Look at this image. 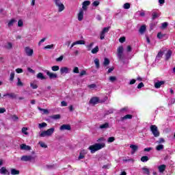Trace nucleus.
Segmentation results:
<instances>
[{"instance_id": "ea45409f", "label": "nucleus", "mask_w": 175, "mask_h": 175, "mask_svg": "<svg viewBox=\"0 0 175 175\" xmlns=\"http://www.w3.org/2000/svg\"><path fill=\"white\" fill-rule=\"evenodd\" d=\"M51 69L53 72H57V71L59 70V66H53L51 67Z\"/></svg>"}, {"instance_id": "052dcab7", "label": "nucleus", "mask_w": 175, "mask_h": 175, "mask_svg": "<svg viewBox=\"0 0 175 175\" xmlns=\"http://www.w3.org/2000/svg\"><path fill=\"white\" fill-rule=\"evenodd\" d=\"M30 86L31 88H33V90H36L38 88V85L35 83H30Z\"/></svg>"}, {"instance_id": "a18cd8bd", "label": "nucleus", "mask_w": 175, "mask_h": 175, "mask_svg": "<svg viewBox=\"0 0 175 175\" xmlns=\"http://www.w3.org/2000/svg\"><path fill=\"white\" fill-rule=\"evenodd\" d=\"M124 9H130L131 8V4L129 3H126L124 4L123 6Z\"/></svg>"}, {"instance_id": "5fc2aeb1", "label": "nucleus", "mask_w": 175, "mask_h": 175, "mask_svg": "<svg viewBox=\"0 0 175 175\" xmlns=\"http://www.w3.org/2000/svg\"><path fill=\"white\" fill-rule=\"evenodd\" d=\"M73 73H80L79 70V67H75L72 70Z\"/></svg>"}, {"instance_id": "9d476101", "label": "nucleus", "mask_w": 175, "mask_h": 175, "mask_svg": "<svg viewBox=\"0 0 175 175\" xmlns=\"http://www.w3.org/2000/svg\"><path fill=\"white\" fill-rule=\"evenodd\" d=\"M130 148H131L132 150L131 154L133 155V154H135V152H136V151L139 150V146H137V145L131 144L130 145Z\"/></svg>"}, {"instance_id": "1a4fd4ad", "label": "nucleus", "mask_w": 175, "mask_h": 175, "mask_svg": "<svg viewBox=\"0 0 175 175\" xmlns=\"http://www.w3.org/2000/svg\"><path fill=\"white\" fill-rule=\"evenodd\" d=\"M71 129L70 124H62L59 128L60 131H70Z\"/></svg>"}, {"instance_id": "2f4dec72", "label": "nucleus", "mask_w": 175, "mask_h": 175, "mask_svg": "<svg viewBox=\"0 0 175 175\" xmlns=\"http://www.w3.org/2000/svg\"><path fill=\"white\" fill-rule=\"evenodd\" d=\"M99 52V46H96L92 50V54H96Z\"/></svg>"}, {"instance_id": "774afa93", "label": "nucleus", "mask_w": 175, "mask_h": 175, "mask_svg": "<svg viewBox=\"0 0 175 175\" xmlns=\"http://www.w3.org/2000/svg\"><path fill=\"white\" fill-rule=\"evenodd\" d=\"M16 73H23V71L22 68H16Z\"/></svg>"}, {"instance_id": "0e129e2a", "label": "nucleus", "mask_w": 175, "mask_h": 175, "mask_svg": "<svg viewBox=\"0 0 175 175\" xmlns=\"http://www.w3.org/2000/svg\"><path fill=\"white\" fill-rule=\"evenodd\" d=\"M157 143H159V144H161L162 143H165V139L159 138V140L157 141Z\"/></svg>"}, {"instance_id": "b1692460", "label": "nucleus", "mask_w": 175, "mask_h": 175, "mask_svg": "<svg viewBox=\"0 0 175 175\" xmlns=\"http://www.w3.org/2000/svg\"><path fill=\"white\" fill-rule=\"evenodd\" d=\"M55 129L54 128H51L45 131H46V135L47 136H51L54 133Z\"/></svg>"}, {"instance_id": "39448f33", "label": "nucleus", "mask_w": 175, "mask_h": 175, "mask_svg": "<svg viewBox=\"0 0 175 175\" xmlns=\"http://www.w3.org/2000/svg\"><path fill=\"white\" fill-rule=\"evenodd\" d=\"M35 160V157L31 155H23L21 158V161L23 162H31V161Z\"/></svg>"}, {"instance_id": "cd10ccee", "label": "nucleus", "mask_w": 175, "mask_h": 175, "mask_svg": "<svg viewBox=\"0 0 175 175\" xmlns=\"http://www.w3.org/2000/svg\"><path fill=\"white\" fill-rule=\"evenodd\" d=\"M50 118H51L52 120H59L61 118V115L59 114L53 115L50 116Z\"/></svg>"}, {"instance_id": "7ed1b4c3", "label": "nucleus", "mask_w": 175, "mask_h": 175, "mask_svg": "<svg viewBox=\"0 0 175 175\" xmlns=\"http://www.w3.org/2000/svg\"><path fill=\"white\" fill-rule=\"evenodd\" d=\"M118 58L120 61L124 59V46H120L117 49Z\"/></svg>"}, {"instance_id": "20e7f679", "label": "nucleus", "mask_w": 175, "mask_h": 175, "mask_svg": "<svg viewBox=\"0 0 175 175\" xmlns=\"http://www.w3.org/2000/svg\"><path fill=\"white\" fill-rule=\"evenodd\" d=\"M150 131L154 137H159L160 133L159 131H158V127L156 125H151L150 126Z\"/></svg>"}, {"instance_id": "4d7b16f0", "label": "nucleus", "mask_w": 175, "mask_h": 175, "mask_svg": "<svg viewBox=\"0 0 175 175\" xmlns=\"http://www.w3.org/2000/svg\"><path fill=\"white\" fill-rule=\"evenodd\" d=\"M125 40H126V38L124 36L120 38V39H119L120 43H124V42H125Z\"/></svg>"}, {"instance_id": "c9c22d12", "label": "nucleus", "mask_w": 175, "mask_h": 175, "mask_svg": "<svg viewBox=\"0 0 175 175\" xmlns=\"http://www.w3.org/2000/svg\"><path fill=\"white\" fill-rule=\"evenodd\" d=\"M45 126H47V123L46 122H42L38 124V128L40 129H42V128H45Z\"/></svg>"}, {"instance_id": "8fccbe9b", "label": "nucleus", "mask_w": 175, "mask_h": 175, "mask_svg": "<svg viewBox=\"0 0 175 175\" xmlns=\"http://www.w3.org/2000/svg\"><path fill=\"white\" fill-rule=\"evenodd\" d=\"M85 75H87V71H85V70H83L82 71H81L79 74V77H82V76H85Z\"/></svg>"}, {"instance_id": "393cba45", "label": "nucleus", "mask_w": 175, "mask_h": 175, "mask_svg": "<svg viewBox=\"0 0 175 175\" xmlns=\"http://www.w3.org/2000/svg\"><path fill=\"white\" fill-rule=\"evenodd\" d=\"M11 174L12 175H18L20 174V170H16L15 168L11 169Z\"/></svg>"}, {"instance_id": "c756f323", "label": "nucleus", "mask_w": 175, "mask_h": 175, "mask_svg": "<svg viewBox=\"0 0 175 175\" xmlns=\"http://www.w3.org/2000/svg\"><path fill=\"white\" fill-rule=\"evenodd\" d=\"M107 128H109V123L107 122L100 125V129H107Z\"/></svg>"}, {"instance_id": "6ab92c4d", "label": "nucleus", "mask_w": 175, "mask_h": 175, "mask_svg": "<svg viewBox=\"0 0 175 175\" xmlns=\"http://www.w3.org/2000/svg\"><path fill=\"white\" fill-rule=\"evenodd\" d=\"M163 84H165L164 81H157L154 83V88H161V86L163 85Z\"/></svg>"}, {"instance_id": "bb28decb", "label": "nucleus", "mask_w": 175, "mask_h": 175, "mask_svg": "<svg viewBox=\"0 0 175 175\" xmlns=\"http://www.w3.org/2000/svg\"><path fill=\"white\" fill-rule=\"evenodd\" d=\"M94 64L96 65V69H99V68H100V64L99 63V59L96 58L94 59Z\"/></svg>"}, {"instance_id": "680f3d73", "label": "nucleus", "mask_w": 175, "mask_h": 175, "mask_svg": "<svg viewBox=\"0 0 175 175\" xmlns=\"http://www.w3.org/2000/svg\"><path fill=\"white\" fill-rule=\"evenodd\" d=\"M54 2L56 6H58V5L62 4V3L61 2V0H54Z\"/></svg>"}, {"instance_id": "dca6fc26", "label": "nucleus", "mask_w": 175, "mask_h": 175, "mask_svg": "<svg viewBox=\"0 0 175 175\" xmlns=\"http://www.w3.org/2000/svg\"><path fill=\"white\" fill-rule=\"evenodd\" d=\"M76 44H85V41L84 40H78L76 42H74L70 46V49H72L74 46H76Z\"/></svg>"}, {"instance_id": "6e6d98bb", "label": "nucleus", "mask_w": 175, "mask_h": 175, "mask_svg": "<svg viewBox=\"0 0 175 175\" xmlns=\"http://www.w3.org/2000/svg\"><path fill=\"white\" fill-rule=\"evenodd\" d=\"M143 87H144V83H143V82H141L138 84L137 88H138V90H140V88H143Z\"/></svg>"}, {"instance_id": "4468645a", "label": "nucleus", "mask_w": 175, "mask_h": 175, "mask_svg": "<svg viewBox=\"0 0 175 175\" xmlns=\"http://www.w3.org/2000/svg\"><path fill=\"white\" fill-rule=\"evenodd\" d=\"M46 75L49 77V79H57V77H58L57 74L52 73L49 70H46Z\"/></svg>"}, {"instance_id": "f257e3e1", "label": "nucleus", "mask_w": 175, "mask_h": 175, "mask_svg": "<svg viewBox=\"0 0 175 175\" xmlns=\"http://www.w3.org/2000/svg\"><path fill=\"white\" fill-rule=\"evenodd\" d=\"M105 146L106 144L105 143L95 144L90 146L89 147V150H90V152L92 154H94V152H96V151H98V150H102V148H105Z\"/></svg>"}, {"instance_id": "72a5a7b5", "label": "nucleus", "mask_w": 175, "mask_h": 175, "mask_svg": "<svg viewBox=\"0 0 175 175\" xmlns=\"http://www.w3.org/2000/svg\"><path fill=\"white\" fill-rule=\"evenodd\" d=\"M142 171L144 172V174H150V170L146 167H142Z\"/></svg>"}, {"instance_id": "f704fd0d", "label": "nucleus", "mask_w": 175, "mask_h": 175, "mask_svg": "<svg viewBox=\"0 0 175 175\" xmlns=\"http://www.w3.org/2000/svg\"><path fill=\"white\" fill-rule=\"evenodd\" d=\"M159 17V15L157 12L152 13V20H155V18H158Z\"/></svg>"}, {"instance_id": "2eb2a0df", "label": "nucleus", "mask_w": 175, "mask_h": 175, "mask_svg": "<svg viewBox=\"0 0 175 175\" xmlns=\"http://www.w3.org/2000/svg\"><path fill=\"white\" fill-rule=\"evenodd\" d=\"M21 150H25L26 151H29L31 150V146H27L25 144H22L20 146Z\"/></svg>"}, {"instance_id": "a878e982", "label": "nucleus", "mask_w": 175, "mask_h": 175, "mask_svg": "<svg viewBox=\"0 0 175 175\" xmlns=\"http://www.w3.org/2000/svg\"><path fill=\"white\" fill-rule=\"evenodd\" d=\"M37 79H40V80H46V77L43 75V73L39 72L37 75Z\"/></svg>"}, {"instance_id": "58836bf2", "label": "nucleus", "mask_w": 175, "mask_h": 175, "mask_svg": "<svg viewBox=\"0 0 175 175\" xmlns=\"http://www.w3.org/2000/svg\"><path fill=\"white\" fill-rule=\"evenodd\" d=\"M163 149V145H162V144H159V145H158V146H156V150H157V151H161V150H162Z\"/></svg>"}, {"instance_id": "bf43d9fd", "label": "nucleus", "mask_w": 175, "mask_h": 175, "mask_svg": "<svg viewBox=\"0 0 175 175\" xmlns=\"http://www.w3.org/2000/svg\"><path fill=\"white\" fill-rule=\"evenodd\" d=\"M109 81H111V83H113V81H116L117 80V77H109Z\"/></svg>"}, {"instance_id": "6e6552de", "label": "nucleus", "mask_w": 175, "mask_h": 175, "mask_svg": "<svg viewBox=\"0 0 175 175\" xmlns=\"http://www.w3.org/2000/svg\"><path fill=\"white\" fill-rule=\"evenodd\" d=\"M5 96H8L10 99H16L17 98V95L14 93H7L3 95V98H5Z\"/></svg>"}, {"instance_id": "a211bd4d", "label": "nucleus", "mask_w": 175, "mask_h": 175, "mask_svg": "<svg viewBox=\"0 0 175 175\" xmlns=\"http://www.w3.org/2000/svg\"><path fill=\"white\" fill-rule=\"evenodd\" d=\"M61 75H64V73L68 74L69 73V68L68 67H62L60 68Z\"/></svg>"}, {"instance_id": "09e8293b", "label": "nucleus", "mask_w": 175, "mask_h": 175, "mask_svg": "<svg viewBox=\"0 0 175 175\" xmlns=\"http://www.w3.org/2000/svg\"><path fill=\"white\" fill-rule=\"evenodd\" d=\"M11 118L14 121H17V120H18V116H17L16 115H12Z\"/></svg>"}, {"instance_id": "423d86ee", "label": "nucleus", "mask_w": 175, "mask_h": 175, "mask_svg": "<svg viewBox=\"0 0 175 175\" xmlns=\"http://www.w3.org/2000/svg\"><path fill=\"white\" fill-rule=\"evenodd\" d=\"M109 30H110V27L103 28V29L102 30L100 34V40H103V39H105V34L107 33V32H109Z\"/></svg>"}, {"instance_id": "69168bd1", "label": "nucleus", "mask_w": 175, "mask_h": 175, "mask_svg": "<svg viewBox=\"0 0 175 175\" xmlns=\"http://www.w3.org/2000/svg\"><path fill=\"white\" fill-rule=\"evenodd\" d=\"M93 6H99V1H95L92 3Z\"/></svg>"}, {"instance_id": "79ce46f5", "label": "nucleus", "mask_w": 175, "mask_h": 175, "mask_svg": "<svg viewBox=\"0 0 175 175\" xmlns=\"http://www.w3.org/2000/svg\"><path fill=\"white\" fill-rule=\"evenodd\" d=\"M167 25H169L167 22L163 23L162 25H161V28L163 29H165V28H167Z\"/></svg>"}, {"instance_id": "a19ab883", "label": "nucleus", "mask_w": 175, "mask_h": 175, "mask_svg": "<svg viewBox=\"0 0 175 175\" xmlns=\"http://www.w3.org/2000/svg\"><path fill=\"white\" fill-rule=\"evenodd\" d=\"M14 72H12L10 77V81H13L14 80Z\"/></svg>"}, {"instance_id": "f03ea898", "label": "nucleus", "mask_w": 175, "mask_h": 175, "mask_svg": "<svg viewBox=\"0 0 175 175\" xmlns=\"http://www.w3.org/2000/svg\"><path fill=\"white\" fill-rule=\"evenodd\" d=\"M107 99H108L107 96H105L103 100H100L99 97L95 96L90 98L89 103H90V105H98V103H105V102H106Z\"/></svg>"}, {"instance_id": "473e14b6", "label": "nucleus", "mask_w": 175, "mask_h": 175, "mask_svg": "<svg viewBox=\"0 0 175 175\" xmlns=\"http://www.w3.org/2000/svg\"><path fill=\"white\" fill-rule=\"evenodd\" d=\"M38 109L40 110V111H43V114H49V109L40 108V107H38Z\"/></svg>"}, {"instance_id": "0eeeda50", "label": "nucleus", "mask_w": 175, "mask_h": 175, "mask_svg": "<svg viewBox=\"0 0 175 175\" xmlns=\"http://www.w3.org/2000/svg\"><path fill=\"white\" fill-rule=\"evenodd\" d=\"M25 53L27 57H32L33 55V49L29 48V46L25 47Z\"/></svg>"}, {"instance_id": "4be33fe9", "label": "nucleus", "mask_w": 175, "mask_h": 175, "mask_svg": "<svg viewBox=\"0 0 175 175\" xmlns=\"http://www.w3.org/2000/svg\"><path fill=\"white\" fill-rule=\"evenodd\" d=\"M172 52L171 50L167 51L165 54V61H169L170 59V57H172Z\"/></svg>"}, {"instance_id": "603ef678", "label": "nucleus", "mask_w": 175, "mask_h": 175, "mask_svg": "<svg viewBox=\"0 0 175 175\" xmlns=\"http://www.w3.org/2000/svg\"><path fill=\"white\" fill-rule=\"evenodd\" d=\"M84 158H85L84 153H83V152H81L79 153L78 159H84Z\"/></svg>"}, {"instance_id": "e2e57ef3", "label": "nucleus", "mask_w": 175, "mask_h": 175, "mask_svg": "<svg viewBox=\"0 0 175 175\" xmlns=\"http://www.w3.org/2000/svg\"><path fill=\"white\" fill-rule=\"evenodd\" d=\"M163 36H165V35L162 34V33H161V32L157 33V38L159 39H162V38H163Z\"/></svg>"}, {"instance_id": "3c124183", "label": "nucleus", "mask_w": 175, "mask_h": 175, "mask_svg": "<svg viewBox=\"0 0 175 175\" xmlns=\"http://www.w3.org/2000/svg\"><path fill=\"white\" fill-rule=\"evenodd\" d=\"M40 137H44L45 136H47V133L46 131H42L40 134Z\"/></svg>"}, {"instance_id": "864d4df0", "label": "nucleus", "mask_w": 175, "mask_h": 175, "mask_svg": "<svg viewBox=\"0 0 175 175\" xmlns=\"http://www.w3.org/2000/svg\"><path fill=\"white\" fill-rule=\"evenodd\" d=\"M39 144L40 145V147L42 148H47V145L44 144V142H39Z\"/></svg>"}, {"instance_id": "4c0bfd02", "label": "nucleus", "mask_w": 175, "mask_h": 175, "mask_svg": "<svg viewBox=\"0 0 175 175\" xmlns=\"http://www.w3.org/2000/svg\"><path fill=\"white\" fill-rule=\"evenodd\" d=\"M148 156H144L141 157V161L142 162H147L148 161Z\"/></svg>"}, {"instance_id": "5701e85b", "label": "nucleus", "mask_w": 175, "mask_h": 175, "mask_svg": "<svg viewBox=\"0 0 175 175\" xmlns=\"http://www.w3.org/2000/svg\"><path fill=\"white\" fill-rule=\"evenodd\" d=\"M57 8H58V12H64V10H65V5L62 3V4H59L58 5H56Z\"/></svg>"}, {"instance_id": "c03bdc74", "label": "nucleus", "mask_w": 175, "mask_h": 175, "mask_svg": "<svg viewBox=\"0 0 175 175\" xmlns=\"http://www.w3.org/2000/svg\"><path fill=\"white\" fill-rule=\"evenodd\" d=\"M27 131H28V128L27 127L22 128V133H23L24 135H28V132H27Z\"/></svg>"}, {"instance_id": "f3484780", "label": "nucleus", "mask_w": 175, "mask_h": 175, "mask_svg": "<svg viewBox=\"0 0 175 175\" xmlns=\"http://www.w3.org/2000/svg\"><path fill=\"white\" fill-rule=\"evenodd\" d=\"M83 18H84V11L80 10L79 13L78 14V20L79 21H82Z\"/></svg>"}, {"instance_id": "9b49d317", "label": "nucleus", "mask_w": 175, "mask_h": 175, "mask_svg": "<svg viewBox=\"0 0 175 175\" xmlns=\"http://www.w3.org/2000/svg\"><path fill=\"white\" fill-rule=\"evenodd\" d=\"M0 173L1 174H5V175H10V172L6 169V167H2L0 169Z\"/></svg>"}, {"instance_id": "aec40b11", "label": "nucleus", "mask_w": 175, "mask_h": 175, "mask_svg": "<svg viewBox=\"0 0 175 175\" xmlns=\"http://www.w3.org/2000/svg\"><path fill=\"white\" fill-rule=\"evenodd\" d=\"M159 169V172L160 173H163V172H165V170H166V165H161L158 167Z\"/></svg>"}, {"instance_id": "13d9d810", "label": "nucleus", "mask_w": 175, "mask_h": 175, "mask_svg": "<svg viewBox=\"0 0 175 175\" xmlns=\"http://www.w3.org/2000/svg\"><path fill=\"white\" fill-rule=\"evenodd\" d=\"M24 25V22H23L22 20H19L18 21V27H23Z\"/></svg>"}, {"instance_id": "c85d7f7f", "label": "nucleus", "mask_w": 175, "mask_h": 175, "mask_svg": "<svg viewBox=\"0 0 175 175\" xmlns=\"http://www.w3.org/2000/svg\"><path fill=\"white\" fill-rule=\"evenodd\" d=\"M109 64H110V60L109 59V58L105 57L104 59L103 66H107L108 65H109Z\"/></svg>"}, {"instance_id": "37998d69", "label": "nucleus", "mask_w": 175, "mask_h": 175, "mask_svg": "<svg viewBox=\"0 0 175 175\" xmlns=\"http://www.w3.org/2000/svg\"><path fill=\"white\" fill-rule=\"evenodd\" d=\"M17 85H18V87H23V85H24V84L23 83V82H21V79L20 78H18Z\"/></svg>"}, {"instance_id": "412c9836", "label": "nucleus", "mask_w": 175, "mask_h": 175, "mask_svg": "<svg viewBox=\"0 0 175 175\" xmlns=\"http://www.w3.org/2000/svg\"><path fill=\"white\" fill-rule=\"evenodd\" d=\"M146 29H147V26L146 25H142L139 29V32L143 34L146 32Z\"/></svg>"}, {"instance_id": "e433bc0d", "label": "nucleus", "mask_w": 175, "mask_h": 175, "mask_svg": "<svg viewBox=\"0 0 175 175\" xmlns=\"http://www.w3.org/2000/svg\"><path fill=\"white\" fill-rule=\"evenodd\" d=\"M163 55V52L162 51H160L158 53V54L157 55L156 58H157V59L162 58Z\"/></svg>"}, {"instance_id": "ddd939ff", "label": "nucleus", "mask_w": 175, "mask_h": 175, "mask_svg": "<svg viewBox=\"0 0 175 175\" xmlns=\"http://www.w3.org/2000/svg\"><path fill=\"white\" fill-rule=\"evenodd\" d=\"M91 5V1H85L82 3V8L83 10H87V6H90Z\"/></svg>"}, {"instance_id": "338daca9", "label": "nucleus", "mask_w": 175, "mask_h": 175, "mask_svg": "<svg viewBox=\"0 0 175 175\" xmlns=\"http://www.w3.org/2000/svg\"><path fill=\"white\" fill-rule=\"evenodd\" d=\"M93 46H94V42H91L89 45H88L87 48L88 49V50H91Z\"/></svg>"}, {"instance_id": "de8ad7c7", "label": "nucleus", "mask_w": 175, "mask_h": 175, "mask_svg": "<svg viewBox=\"0 0 175 175\" xmlns=\"http://www.w3.org/2000/svg\"><path fill=\"white\" fill-rule=\"evenodd\" d=\"M12 48H13V44H12V42H8V46H6V49H8V50H10Z\"/></svg>"}, {"instance_id": "f8f14e48", "label": "nucleus", "mask_w": 175, "mask_h": 175, "mask_svg": "<svg viewBox=\"0 0 175 175\" xmlns=\"http://www.w3.org/2000/svg\"><path fill=\"white\" fill-rule=\"evenodd\" d=\"M133 118V116L131 114H127L123 117L120 118V121H125V120H132Z\"/></svg>"}, {"instance_id": "7c9ffc66", "label": "nucleus", "mask_w": 175, "mask_h": 175, "mask_svg": "<svg viewBox=\"0 0 175 175\" xmlns=\"http://www.w3.org/2000/svg\"><path fill=\"white\" fill-rule=\"evenodd\" d=\"M16 21H16L14 18L11 19L8 23V27H13V24H14V23Z\"/></svg>"}, {"instance_id": "49530a36", "label": "nucleus", "mask_w": 175, "mask_h": 175, "mask_svg": "<svg viewBox=\"0 0 175 175\" xmlns=\"http://www.w3.org/2000/svg\"><path fill=\"white\" fill-rule=\"evenodd\" d=\"M116 140V138L114 137H110L108 138L107 142L108 143H113Z\"/></svg>"}]
</instances>
